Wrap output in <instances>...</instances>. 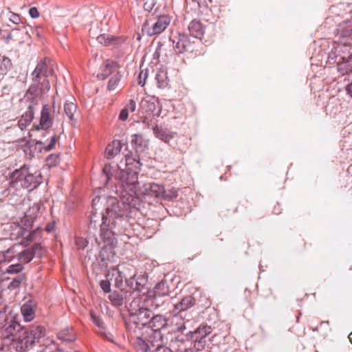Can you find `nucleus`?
Here are the masks:
<instances>
[{
    "label": "nucleus",
    "mask_w": 352,
    "mask_h": 352,
    "mask_svg": "<svg viewBox=\"0 0 352 352\" xmlns=\"http://www.w3.org/2000/svg\"><path fill=\"white\" fill-rule=\"evenodd\" d=\"M10 185L13 187L17 186L20 183V186L22 188H29V183L32 180V175L28 174V170L26 168H21L19 170H15L11 174Z\"/></svg>",
    "instance_id": "8"
},
{
    "label": "nucleus",
    "mask_w": 352,
    "mask_h": 352,
    "mask_svg": "<svg viewBox=\"0 0 352 352\" xmlns=\"http://www.w3.org/2000/svg\"><path fill=\"white\" fill-rule=\"evenodd\" d=\"M177 146L178 150L181 152L185 153L188 148L187 139L184 138L179 139L177 142Z\"/></svg>",
    "instance_id": "37"
},
{
    "label": "nucleus",
    "mask_w": 352,
    "mask_h": 352,
    "mask_svg": "<svg viewBox=\"0 0 352 352\" xmlns=\"http://www.w3.org/2000/svg\"><path fill=\"white\" fill-rule=\"evenodd\" d=\"M177 352H189V351H188V350H187V349H184V350L179 349V350H178Z\"/></svg>",
    "instance_id": "57"
},
{
    "label": "nucleus",
    "mask_w": 352,
    "mask_h": 352,
    "mask_svg": "<svg viewBox=\"0 0 352 352\" xmlns=\"http://www.w3.org/2000/svg\"><path fill=\"white\" fill-rule=\"evenodd\" d=\"M118 65L114 61L107 60L102 68L101 75L102 78H105L109 75L114 74L116 72H118Z\"/></svg>",
    "instance_id": "19"
},
{
    "label": "nucleus",
    "mask_w": 352,
    "mask_h": 352,
    "mask_svg": "<svg viewBox=\"0 0 352 352\" xmlns=\"http://www.w3.org/2000/svg\"><path fill=\"white\" fill-rule=\"evenodd\" d=\"M132 144L135 145L137 151H142L148 146V140L142 134H135L132 136Z\"/></svg>",
    "instance_id": "17"
},
{
    "label": "nucleus",
    "mask_w": 352,
    "mask_h": 352,
    "mask_svg": "<svg viewBox=\"0 0 352 352\" xmlns=\"http://www.w3.org/2000/svg\"><path fill=\"white\" fill-rule=\"evenodd\" d=\"M41 352H67L59 349H56L53 346H48L45 347L43 350H42ZM74 352H79V351H74Z\"/></svg>",
    "instance_id": "44"
},
{
    "label": "nucleus",
    "mask_w": 352,
    "mask_h": 352,
    "mask_svg": "<svg viewBox=\"0 0 352 352\" xmlns=\"http://www.w3.org/2000/svg\"><path fill=\"white\" fill-rule=\"evenodd\" d=\"M215 336H216L215 335L213 336L211 338H210V340L212 341L215 338Z\"/></svg>",
    "instance_id": "60"
},
{
    "label": "nucleus",
    "mask_w": 352,
    "mask_h": 352,
    "mask_svg": "<svg viewBox=\"0 0 352 352\" xmlns=\"http://www.w3.org/2000/svg\"><path fill=\"white\" fill-rule=\"evenodd\" d=\"M58 338L65 342H72L76 339V333L73 328H65L57 333Z\"/></svg>",
    "instance_id": "21"
},
{
    "label": "nucleus",
    "mask_w": 352,
    "mask_h": 352,
    "mask_svg": "<svg viewBox=\"0 0 352 352\" xmlns=\"http://www.w3.org/2000/svg\"><path fill=\"white\" fill-rule=\"evenodd\" d=\"M3 259L0 261L10 262L15 256L14 247H12L3 252Z\"/></svg>",
    "instance_id": "33"
},
{
    "label": "nucleus",
    "mask_w": 352,
    "mask_h": 352,
    "mask_svg": "<svg viewBox=\"0 0 352 352\" xmlns=\"http://www.w3.org/2000/svg\"><path fill=\"white\" fill-rule=\"evenodd\" d=\"M39 248H40L39 245L36 244L33 246V248H32V250L34 252H31L29 250L23 251L22 252L20 253L19 259L21 261L25 262L26 263L30 262L34 257V254L36 250Z\"/></svg>",
    "instance_id": "27"
},
{
    "label": "nucleus",
    "mask_w": 352,
    "mask_h": 352,
    "mask_svg": "<svg viewBox=\"0 0 352 352\" xmlns=\"http://www.w3.org/2000/svg\"><path fill=\"white\" fill-rule=\"evenodd\" d=\"M173 42L175 44L174 45V49L177 53L181 54L186 50L188 41L185 36H179L178 38H175L173 40Z\"/></svg>",
    "instance_id": "25"
},
{
    "label": "nucleus",
    "mask_w": 352,
    "mask_h": 352,
    "mask_svg": "<svg viewBox=\"0 0 352 352\" xmlns=\"http://www.w3.org/2000/svg\"><path fill=\"white\" fill-rule=\"evenodd\" d=\"M195 341V348L198 351H202L204 349L206 341V340L201 339H194Z\"/></svg>",
    "instance_id": "39"
},
{
    "label": "nucleus",
    "mask_w": 352,
    "mask_h": 352,
    "mask_svg": "<svg viewBox=\"0 0 352 352\" xmlns=\"http://www.w3.org/2000/svg\"><path fill=\"white\" fill-rule=\"evenodd\" d=\"M169 289L165 282H160L154 287V294L157 296H164L168 294Z\"/></svg>",
    "instance_id": "29"
},
{
    "label": "nucleus",
    "mask_w": 352,
    "mask_h": 352,
    "mask_svg": "<svg viewBox=\"0 0 352 352\" xmlns=\"http://www.w3.org/2000/svg\"><path fill=\"white\" fill-rule=\"evenodd\" d=\"M142 303L140 298H134L130 303L129 311L135 323L144 326L150 322L154 324L161 320L160 316H153L151 310L141 305Z\"/></svg>",
    "instance_id": "3"
},
{
    "label": "nucleus",
    "mask_w": 352,
    "mask_h": 352,
    "mask_svg": "<svg viewBox=\"0 0 352 352\" xmlns=\"http://www.w3.org/2000/svg\"><path fill=\"white\" fill-rule=\"evenodd\" d=\"M51 111L52 108L50 105L45 104L43 107L39 124L35 126V129L36 130L41 129L44 131H46L52 126L53 124V118L51 115ZM46 133V131L43 132V135H45Z\"/></svg>",
    "instance_id": "10"
},
{
    "label": "nucleus",
    "mask_w": 352,
    "mask_h": 352,
    "mask_svg": "<svg viewBox=\"0 0 352 352\" xmlns=\"http://www.w3.org/2000/svg\"><path fill=\"white\" fill-rule=\"evenodd\" d=\"M141 119H142V122L144 123V124H147L148 126H149V120L148 118V117L146 116H142L141 117Z\"/></svg>",
    "instance_id": "52"
},
{
    "label": "nucleus",
    "mask_w": 352,
    "mask_h": 352,
    "mask_svg": "<svg viewBox=\"0 0 352 352\" xmlns=\"http://www.w3.org/2000/svg\"><path fill=\"white\" fill-rule=\"evenodd\" d=\"M24 329L11 316H6L3 318V327L1 332V336L3 339L14 338L18 336L19 332Z\"/></svg>",
    "instance_id": "5"
},
{
    "label": "nucleus",
    "mask_w": 352,
    "mask_h": 352,
    "mask_svg": "<svg viewBox=\"0 0 352 352\" xmlns=\"http://www.w3.org/2000/svg\"><path fill=\"white\" fill-rule=\"evenodd\" d=\"M129 116L128 109H122L119 114V119L122 121H125L127 120Z\"/></svg>",
    "instance_id": "43"
},
{
    "label": "nucleus",
    "mask_w": 352,
    "mask_h": 352,
    "mask_svg": "<svg viewBox=\"0 0 352 352\" xmlns=\"http://www.w3.org/2000/svg\"><path fill=\"white\" fill-rule=\"evenodd\" d=\"M120 180L125 192H128L131 197L138 195L139 183L138 181V174L136 172L122 171V175L120 177Z\"/></svg>",
    "instance_id": "4"
},
{
    "label": "nucleus",
    "mask_w": 352,
    "mask_h": 352,
    "mask_svg": "<svg viewBox=\"0 0 352 352\" xmlns=\"http://www.w3.org/2000/svg\"><path fill=\"white\" fill-rule=\"evenodd\" d=\"M53 74L54 69L50 60L45 58L37 64L35 69L32 73V81L39 82L42 78L52 76Z\"/></svg>",
    "instance_id": "7"
},
{
    "label": "nucleus",
    "mask_w": 352,
    "mask_h": 352,
    "mask_svg": "<svg viewBox=\"0 0 352 352\" xmlns=\"http://www.w3.org/2000/svg\"><path fill=\"white\" fill-rule=\"evenodd\" d=\"M77 105L72 101H67L64 104V111L69 120H74Z\"/></svg>",
    "instance_id": "26"
},
{
    "label": "nucleus",
    "mask_w": 352,
    "mask_h": 352,
    "mask_svg": "<svg viewBox=\"0 0 352 352\" xmlns=\"http://www.w3.org/2000/svg\"><path fill=\"white\" fill-rule=\"evenodd\" d=\"M23 280V276H19L16 278H15L9 285L10 289H16L17 288L22 281Z\"/></svg>",
    "instance_id": "38"
},
{
    "label": "nucleus",
    "mask_w": 352,
    "mask_h": 352,
    "mask_svg": "<svg viewBox=\"0 0 352 352\" xmlns=\"http://www.w3.org/2000/svg\"><path fill=\"white\" fill-rule=\"evenodd\" d=\"M10 21L14 24H19L21 22V17L19 14L11 12L10 16Z\"/></svg>",
    "instance_id": "42"
},
{
    "label": "nucleus",
    "mask_w": 352,
    "mask_h": 352,
    "mask_svg": "<svg viewBox=\"0 0 352 352\" xmlns=\"http://www.w3.org/2000/svg\"><path fill=\"white\" fill-rule=\"evenodd\" d=\"M100 287L104 292H110L111 291V284L109 280H102L100 282Z\"/></svg>",
    "instance_id": "41"
},
{
    "label": "nucleus",
    "mask_w": 352,
    "mask_h": 352,
    "mask_svg": "<svg viewBox=\"0 0 352 352\" xmlns=\"http://www.w3.org/2000/svg\"><path fill=\"white\" fill-rule=\"evenodd\" d=\"M33 236H34V232L30 233L29 235L27 237L28 240L32 241V239H33Z\"/></svg>",
    "instance_id": "54"
},
{
    "label": "nucleus",
    "mask_w": 352,
    "mask_h": 352,
    "mask_svg": "<svg viewBox=\"0 0 352 352\" xmlns=\"http://www.w3.org/2000/svg\"><path fill=\"white\" fill-rule=\"evenodd\" d=\"M195 304V299L191 296H188L182 299V300L175 305V309L179 311H184Z\"/></svg>",
    "instance_id": "24"
},
{
    "label": "nucleus",
    "mask_w": 352,
    "mask_h": 352,
    "mask_svg": "<svg viewBox=\"0 0 352 352\" xmlns=\"http://www.w3.org/2000/svg\"><path fill=\"white\" fill-rule=\"evenodd\" d=\"M6 309V305L4 304L3 298L0 296V311L5 314Z\"/></svg>",
    "instance_id": "48"
},
{
    "label": "nucleus",
    "mask_w": 352,
    "mask_h": 352,
    "mask_svg": "<svg viewBox=\"0 0 352 352\" xmlns=\"http://www.w3.org/2000/svg\"><path fill=\"white\" fill-rule=\"evenodd\" d=\"M50 89V85L47 77L42 78L39 82H34L30 87V91L36 95L43 94L48 91Z\"/></svg>",
    "instance_id": "11"
},
{
    "label": "nucleus",
    "mask_w": 352,
    "mask_h": 352,
    "mask_svg": "<svg viewBox=\"0 0 352 352\" xmlns=\"http://www.w3.org/2000/svg\"><path fill=\"white\" fill-rule=\"evenodd\" d=\"M29 14L32 18H38L39 16V12L36 7H32L29 10Z\"/></svg>",
    "instance_id": "46"
},
{
    "label": "nucleus",
    "mask_w": 352,
    "mask_h": 352,
    "mask_svg": "<svg viewBox=\"0 0 352 352\" xmlns=\"http://www.w3.org/2000/svg\"><path fill=\"white\" fill-rule=\"evenodd\" d=\"M139 111L142 114L159 116L161 113V107L155 98L146 96L140 102Z\"/></svg>",
    "instance_id": "6"
},
{
    "label": "nucleus",
    "mask_w": 352,
    "mask_h": 352,
    "mask_svg": "<svg viewBox=\"0 0 352 352\" xmlns=\"http://www.w3.org/2000/svg\"><path fill=\"white\" fill-rule=\"evenodd\" d=\"M59 156L57 154H51L50 155L47 159V164L49 166H54L59 162Z\"/></svg>",
    "instance_id": "35"
},
{
    "label": "nucleus",
    "mask_w": 352,
    "mask_h": 352,
    "mask_svg": "<svg viewBox=\"0 0 352 352\" xmlns=\"http://www.w3.org/2000/svg\"><path fill=\"white\" fill-rule=\"evenodd\" d=\"M135 289H139V287H138V286H136V287H135Z\"/></svg>",
    "instance_id": "61"
},
{
    "label": "nucleus",
    "mask_w": 352,
    "mask_h": 352,
    "mask_svg": "<svg viewBox=\"0 0 352 352\" xmlns=\"http://www.w3.org/2000/svg\"><path fill=\"white\" fill-rule=\"evenodd\" d=\"M106 169H107V166H105V167H104V171H105V170H106Z\"/></svg>",
    "instance_id": "62"
},
{
    "label": "nucleus",
    "mask_w": 352,
    "mask_h": 352,
    "mask_svg": "<svg viewBox=\"0 0 352 352\" xmlns=\"http://www.w3.org/2000/svg\"><path fill=\"white\" fill-rule=\"evenodd\" d=\"M188 30L190 34L195 38L201 39L204 34V28L198 21H192L188 25Z\"/></svg>",
    "instance_id": "18"
},
{
    "label": "nucleus",
    "mask_w": 352,
    "mask_h": 352,
    "mask_svg": "<svg viewBox=\"0 0 352 352\" xmlns=\"http://www.w3.org/2000/svg\"><path fill=\"white\" fill-rule=\"evenodd\" d=\"M155 3V0H145L143 4V8L144 10L147 12H151L153 9Z\"/></svg>",
    "instance_id": "40"
},
{
    "label": "nucleus",
    "mask_w": 352,
    "mask_h": 352,
    "mask_svg": "<svg viewBox=\"0 0 352 352\" xmlns=\"http://www.w3.org/2000/svg\"><path fill=\"white\" fill-rule=\"evenodd\" d=\"M23 269V267L21 264L17 263L14 265H10L6 270V272L8 274H17L21 272Z\"/></svg>",
    "instance_id": "36"
},
{
    "label": "nucleus",
    "mask_w": 352,
    "mask_h": 352,
    "mask_svg": "<svg viewBox=\"0 0 352 352\" xmlns=\"http://www.w3.org/2000/svg\"><path fill=\"white\" fill-rule=\"evenodd\" d=\"M103 39V36H100L98 37V40L100 43H102V40Z\"/></svg>",
    "instance_id": "56"
},
{
    "label": "nucleus",
    "mask_w": 352,
    "mask_h": 352,
    "mask_svg": "<svg viewBox=\"0 0 352 352\" xmlns=\"http://www.w3.org/2000/svg\"><path fill=\"white\" fill-rule=\"evenodd\" d=\"M153 352H172V351L165 346H158Z\"/></svg>",
    "instance_id": "47"
},
{
    "label": "nucleus",
    "mask_w": 352,
    "mask_h": 352,
    "mask_svg": "<svg viewBox=\"0 0 352 352\" xmlns=\"http://www.w3.org/2000/svg\"><path fill=\"white\" fill-rule=\"evenodd\" d=\"M34 107L33 106L30 105L28 107L26 111L21 116V118L18 122L19 127L21 130L25 129L28 127V126H29L31 124L34 118Z\"/></svg>",
    "instance_id": "14"
},
{
    "label": "nucleus",
    "mask_w": 352,
    "mask_h": 352,
    "mask_svg": "<svg viewBox=\"0 0 352 352\" xmlns=\"http://www.w3.org/2000/svg\"><path fill=\"white\" fill-rule=\"evenodd\" d=\"M170 23V18L167 14H162L157 16V20L147 30L149 36L160 34L163 32Z\"/></svg>",
    "instance_id": "9"
},
{
    "label": "nucleus",
    "mask_w": 352,
    "mask_h": 352,
    "mask_svg": "<svg viewBox=\"0 0 352 352\" xmlns=\"http://www.w3.org/2000/svg\"><path fill=\"white\" fill-rule=\"evenodd\" d=\"M95 324L99 327L102 328L103 327V322H101L100 320L97 319L96 318H94Z\"/></svg>",
    "instance_id": "50"
},
{
    "label": "nucleus",
    "mask_w": 352,
    "mask_h": 352,
    "mask_svg": "<svg viewBox=\"0 0 352 352\" xmlns=\"http://www.w3.org/2000/svg\"><path fill=\"white\" fill-rule=\"evenodd\" d=\"M211 327L208 325H200L192 332V338L205 340L206 337L210 334Z\"/></svg>",
    "instance_id": "22"
},
{
    "label": "nucleus",
    "mask_w": 352,
    "mask_h": 352,
    "mask_svg": "<svg viewBox=\"0 0 352 352\" xmlns=\"http://www.w3.org/2000/svg\"><path fill=\"white\" fill-rule=\"evenodd\" d=\"M45 329L42 326L21 329L16 338H12L13 348L19 352H24L45 335Z\"/></svg>",
    "instance_id": "2"
},
{
    "label": "nucleus",
    "mask_w": 352,
    "mask_h": 352,
    "mask_svg": "<svg viewBox=\"0 0 352 352\" xmlns=\"http://www.w3.org/2000/svg\"><path fill=\"white\" fill-rule=\"evenodd\" d=\"M122 144L120 140H113L106 148V153L109 159H112L118 155L122 149Z\"/></svg>",
    "instance_id": "16"
},
{
    "label": "nucleus",
    "mask_w": 352,
    "mask_h": 352,
    "mask_svg": "<svg viewBox=\"0 0 352 352\" xmlns=\"http://www.w3.org/2000/svg\"><path fill=\"white\" fill-rule=\"evenodd\" d=\"M338 69L342 74L344 75L352 71V55L348 54L343 56L339 59L338 64Z\"/></svg>",
    "instance_id": "13"
},
{
    "label": "nucleus",
    "mask_w": 352,
    "mask_h": 352,
    "mask_svg": "<svg viewBox=\"0 0 352 352\" xmlns=\"http://www.w3.org/2000/svg\"><path fill=\"white\" fill-rule=\"evenodd\" d=\"M145 191L155 197H160L164 194V189L162 186L153 183L145 185Z\"/></svg>",
    "instance_id": "23"
},
{
    "label": "nucleus",
    "mask_w": 352,
    "mask_h": 352,
    "mask_svg": "<svg viewBox=\"0 0 352 352\" xmlns=\"http://www.w3.org/2000/svg\"><path fill=\"white\" fill-rule=\"evenodd\" d=\"M121 79V74L119 72H116L110 78L107 88L109 91L114 90L116 88H117L120 81Z\"/></svg>",
    "instance_id": "30"
},
{
    "label": "nucleus",
    "mask_w": 352,
    "mask_h": 352,
    "mask_svg": "<svg viewBox=\"0 0 352 352\" xmlns=\"http://www.w3.org/2000/svg\"><path fill=\"white\" fill-rule=\"evenodd\" d=\"M164 324H165V322H164V320H162V324H160V326H161V327H163V326L164 325Z\"/></svg>",
    "instance_id": "59"
},
{
    "label": "nucleus",
    "mask_w": 352,
    "mask_h": 352,
    "mask_svg": "<svg viewBox=\"0 0 352 352\" xmlns=\"http://www.w3.org/2000/svg\"><path fill=\"white\" fill-rule=\"evenodd\" d=\"M148 76V69H144L141 70L139 76H138V83L141 87H144L146 83V80Z\"/></svg>",
    "instance_id": "34"
},
{
    "label": "nucleus",
    "mask_w": 352,
    "mask_h": 352,
    "mask_svg": "<svg viewBox=\"0 0 352 352\" xmlns=\"http://www.w3.org/2000/svg\"><path fill=\"white\" fill-rule=\"evenodd\" d=\"M129 271V267H124V270L122 271H118V273L119 274L120 282L122 283V280L124 279L126 283L129 285L133 287V280L135 279V275L133 274H129V273H126V270Z\"/></svg>",
    "instance_id": "28"
},
{
    "label": "nucleus",
    "mask_w": 352,
    "mask_h": 352,
    "mask_svg": "<svg viewBox=\"0 0 352 352\" xmlns=\"http://www.w3.org/2000/svg\"><path fill=\"white\" fill-rule=\"evenodd\" d=\"M267 292H268L269 294L272 295V292L270 289H269Z\"/></svg>",
    "instance_id": "58"
},
{
    "label": "nucleus",
    "mask_w": 352,
    "mask_h": 352,
    "mask_svg": "<svg viewBox=\"0 0 352 352\" xmlns=\"http://www.w3.org/2000/svg\"><path fill=\"white\" fill-rule=\"evenodd\" d=\"M58 140V135L54 134L50 136V142L48 144L47 143V140H46V141L38 140V141H36V144L41 146V148H40L41 151H44L45 152H48L54 148Z\"/></svg>",
    "instance_id": "20"
},
{
    "label": "nucleus",
    "mask_w": 352,
    "mask_h": 352,
    "mask_svg": "<svg viewBox=\"0 0 352 352\" xmlns=\"http://www.w3.org/2000/svg\"><path fill=\"white\" fill-rule=\"evenodd\" d=\"M153 131L155 137L165 143H168L170 140L174 139L177 134L175 132H172L166 129H162L157 125L153 128Z\"/></svg>",
    "instance_id": "12"
},
{
    "label": "nucleus",
    "mask_w": 352,
    "mask_h": 352,
    "mask_svg": "<svg viewBox=\"0 0 352 352\" xmlns=\"http://www.w3.org/2000/svg\"><path fill=\"white\" fill-rule=\"evenodd\" d=\"M12 65L9 58L0 55V72H6Z\"/></svg>",
    "instance_id": "32"
},
{
    "label": "nucleus",
    "mask_w": 352,
    "mask_h": 352,
    "mask_svg": "<svg viewBox=\"0 0 352 352\" xmlns=\"http://www.w3.org/2000/svg\"><path fill=\"white\" fill-rule=\"evenodd\" d=\"M109 299L115 306H120L123 303V296L120 292H113L111 293Z\"/></svg>",
    "instance_id": "31"
},
{
    "label": "nucleus",
    "mask_w": 352,
    "mask_h": 352,
    "mask_svg": "<svg viewBox=\"0 0 352 352\" xmlns=\"http://www.w3.org/2000/svg\"><path fill=\"white\" fill-rule=\"evenodd\" d=\"M36 305L32 302H28L24 303L21 308V314L23 319L26 322H30L33 320L35 317Z\"/></svg>",
    "instance_id": "15"
},
{
    "label": "nucleus",
    "mask_w": 352,
    "mask_h": 352,
    "mask_svg": "<svg viewBox=\"0 0 352 352\" xmlns=\"http://www.w3.org/2000/svg\"><path fill=\"white\" fill-rule=\"evenodd\" d=\"M41 30H42L41 28H40V27L36 28V34L38 36H41Z\"/></svg>",
    "instance_id": "53"
},
{
    "label": "nucleus",
    "mask_w": 352,
    "mask_h": 352,
    "mask_svg": "<svg viewBox=\"0 0 352 352\" xmlns=\"http://www.w3.org/2000/svg\"><path fill=\"white\" fill-rule=\"evenodd\" d=\"M125 109H128V111L133 112L136 109V103L133 100H130L126 104Z\"/></svg>",
    "instance_id": "45"
},
{
    "label": "nucleus",
    "mask_w": 352,
    "mask_h": 352,
    "mask_svg": "<svg viewBox=\"0 0 352 352\" xmlns=\"http://www.w3.org/2000/svg\"><path fill=\"white\" fill-rule=\"evenodd\" d=\"M348 338H349V341L351 342V343L352 344V332L351 333H349Z\"/></svg>",
    "instance_id": "55"
},
{
    "label": "nucleus",
    "mask_w": 352,
    "mask_h": 352,
    "mask_svg": "<svg viewBox=\"0 0 352 352\" xmlns=\"http://www.w3.org/2000/svg\"><path fill=\"white\" fill-rule=\"evenodd\" d=\"M118 208L117 200L113 199L111 207L107 208L105 214L102 215L100 239L103 247L109 249L111 253L117 243L115 235L122 232V223L125 220L124 214L118 210Z\"/></svg>",
    "instance_id": "1"
},
{
    "label": "nucleus",
    "mask_w": 352,
    "mask_h": 352,
    "mask_svg": "<svg viewBox=\"0 0 352 352\" xmlns=\"http://www.w3.org/2000/svg\"><path fill=\"white\" fill-rule=\"evenodd\" d=\"M346 91L347 94L351 97H352V82L346 86Z\"/></svg>",
    "instance_id": "49"
},
{
    "label": "nucleus",
    "mask_w": 352,
    "mask_h": 352,
    "mask_svg": "<svg viewBox=\"0 0 352 352\" xmlns=\"http://www.w3.org/2000/svg\"><path fill=\"white\" fill-rule=\"evenodd\" d=\"M3 313L0 311V329L2 331L3 327Z\"/></svg>",
    "instance_id": "51"
}]
</instances>
